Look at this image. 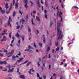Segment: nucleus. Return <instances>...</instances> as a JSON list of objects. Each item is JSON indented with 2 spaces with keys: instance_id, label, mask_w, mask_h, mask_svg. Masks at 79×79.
Returning <instances> with one entry per match:
<instances>
[{
  "instance_id": "f257e3e1",
  "label": "nucleus",
  "mask_w": 79,
  "mask_h": 79,
  "mask_svg": "<svg viewBox=\"0 0 79 79\" xmlns=\"http://www.w3.org/2000/svg\"><path fill=\"white\" fill-rule=\"evenodd\" d=\"M7 68H9V70H8L7 72L8 73H13V71H14V68H12L11 69V65L9 64L6 66Z\"/></svg>"
},
{
  "instance_id": "f03ea898",
  "label": "nucleus",
  "mask_w": 79,
  "mask_h": 79,
  "mask_svg": "<svg viewBox=\"0 0 79 79\" xmlns=\"http://www.w3.org/2000/svg\"><path fill=\"white\" fill-rule=\"evenodd\" d=\"M57 32L58 34L59 35V37H58V40L59 39H61L63 37V35H61V30H59V29H58Z\"/></svg>"
},
{
  "instance_id": "7ed1b4c3",
  "label": "nucleus",
  "mask_w": 79,
  "mask_h": 79,
  "mask_svg": "<svg viewBox=\"0 0 79 79\" xmlns=\"http://www.w3.org/2000/svg\"><path fill=\"white\" fill-rule=\"evenodd\" d=\"M28 49H26L24 50L25 52H31V50H30V49H33V48H32L30 45L28 46Z\"/></svg>"
},
{
  "instance_id": "20e7f679",
  "label": "nucleus",
  "mask_w": 79,
  "mask_h": 79,
  "mask_svg": "<svg viewBox=\"0 0 79 79\" xmlns=\"http://www.w3.org/2000/svg\"><path fill=\"white\" fill-rule=\"evenodd\" d=\"M23 0V1H24L25 3L24 6L27 9V3H28V2H27V0Z\"/></svg>"
},
{
  "instance_id": "39448f33",
  "label": "nucleus",
  "mask_w": 79,
  "mask_h": 79,
  "mask_svg": "<svg viewBox=\"0 0 79 79\" xmlns=\"http://www.w3.org/2000/svg\"><path fill=\"white\" fill-rule=\"evenodd\" d=\"M6 55L8 56V58H10V56H12V54L10 53V52H9L7 53H6Z\"/></svg>"
},
{
  "instance_id": "423d86ee",
  "label": "nucleus",
  "mask_w": 79,
  "mask_h": 79,
  "mask_svg": "<svg viewBox=\"0 0 79 79\" xmlns=\"http://www.w3.org/2000/svg\"><path fill=\"white\" fill-rule=\"evenodd\" d=\"M12 61H16V59H15L16 58V57L15 56H13L12 57Z\"/></svg>"
},
{
  "instance_id": "0eeeda50",
  "label": "nucleus",
  "mask_w": 79,
  "mask_h": 79,
  "mask_svg": "<svg viewBox=\"0 0 79 79\" xmlns=\"http://www.w3.org/2000/svg\"><path fill=\"white\" fill-rule=\"evenodd\" d=\"M60 25H61V23H60V22H59L58 23H57V31H58V29H59V30L61 31V30H60V29L59 28V27H60Z\"/></svg>"
},
{
  "instance_id": "6e6552de",
  "label": "nucleus",
  "mask_w": 79,
  "mask_h": 79,
  "mask_svg": "<svg viewBox=\"0 0 79 79\" xmlns=\"http://www.w3.org/2000/svg\"><path fill=\"white\" fill-rule=\"evenodd\" d=\"M23 59H24V58H21L19 60H17V61L16 62V63H17L18 62L19 63L20 62V61H23Z\"/></svg>"
},
{
  "instance_id": "1a4fd4ad",
  "label": "nucleus",
  "mask_w": 79,
  "mask_h": 79,
  "mask_svg": "<svg viewBox=\"0 0 79 79\" xmlns=\"http://www.w3.org/2000/svg\"><path fill=\"white\" fill-rule=\"evenodd\" d=\"M24 22H25V20L23 19V18L20 19V23H22V24H24Z\"/></svg>"
},
{
  "instance_id": "9d476101",
  "label": "nucleus",
  "mask_w": 79,
  "mask_h": 79,
  "mask_svg": "<svg viewBox=\"0 0 79 79\" xmlns=\"http://www.w3.org/2000/svg\"><path fill=\"white\" fill-rule=\"evenodd\" d=\"M6 36H4L3 37V39L1 40V42H3V41H5L6 40Z\"/></svg>"
},
{
  "instance_id": "9b49d317",
  "label": "nucleus",
  "mask_w": 79,
  "mask_h": 79,
  "mask_svg": "<svg viewBox=\"0 0 79 79\" xmlns=\"http://www.w3.org/2000/svg\"><path fill=\"white\" fill-rule=\"evenodd\" d=\"M19 77L21 79H25V77H24V75H20V76Z\"/></svg>"
},
{
  "instance_id": "f8f14e48",
  "label": "nucleus",
  "mask_w": 79,
  "mask_h": 79,
  "mask_svg": "<svg viewBox=\"0 0 79 79\" xmlns=\"http://www.w3.org/2000/svg\"><path fill=\"white\" fill-rule=\"evenodd\" d=\"M36 20H37V21H40V18L39 17H37V16H36Z\"/></svg>"
},
{
  "instance_id": "ddd939ff",
  "label": "nucleus",
  "mask_w": 79,
  "mask_h": 79,
  "mask_svg": "<svg viewBox=\"0 0 79 79\" xmlns=\"http://www.w3.org/2000/svg\"><path fill=\"white\" fill-rule=\"evenodd\" d=\"M13 6V3H11L10 6V7L9 8V10L10 11H11V9L12 8V6Z\"/></svg>"
},
{
  "instance_id": "4468645a",
  "label": "nucleus",
  "mask_w": 79,
  "mask_h": 79,
  "mask_svg": "<svg viewBox=\"0 0 79 79\" xmlns=\"http://www.w3.org/2000/svg\"><path fill=\"white\" fill-rule=\"evenodd\" d=\"M8 26H9L10 27H11V23H10V21H8Z\"/></svg>"
},
{
  "instance_id": "2eb2a0df",
  "label": "nucleus",
  "mask_w": 79,
  "mask_h": 79,
  "mask_svg": "<svg viewBox=\"0 0 79 79\" xmlns=\"http://www.w3.org/2000/svg\"><path fill=\"white\" fill-rule=\"evenodd\" d=\"M5 8H6V9H8V3L6 4Z\"/></svg>"
},
{
  "instance_id": "dca6fc26",
  "label": "nucleus",
  "mask_w": 79,
  "mask_h": 79,
  "mask_svg": "<svg viewBox=\"0 0 79 79\" xmlns=\"http://www.w3.org/2000/svg\"><path fill=\"white\" fill-rule=\"evenodd\" d=\"M16 11H14L13 12V17H15V15H16Z\"/></svg>"
},
{
  "instance_id": "f3484780",
  "label": "nucleus",
  "mask_w": 79,
  "mask_h": 79,
  "mask_svg": "<svg viewBox=\"0 0 79 79\" xmlns=\"http://www.w3.org/2000/svg\"><path fill=\"white\" fill-rule=\"evenodd\" d=\"M16 36L17 37H21V35H19V34H18V33H17V34H16Z\"/></svg>"
},
{
  "instance_id": "a211bd4d",
  "label": "nucleus",
  "mask_w": 79,
  "mask_h": 79,
  "mask_svg": "<svg viewBox=\"0 0 79 79\" xmlns=\"http://www.w3.org/2000/svg\"><path fill=\"white\" fill-rule=\"evenodd\" d=\"M56 9H57V15H59V9H58V6H57V7H56Z\"/></svg>"
},
{
  "instance_id": "6ab92c4d",
  "label": "nucleus",
  "mask_w": 79,
  "mask_h": 79,
  "mask_svg": "<svg viewBox=\"0 0 79 79\" xmlns=\"http://www.w3.org/2000/svg\"><path fill=\"white\" fill-rule=\"evenodd\" d=\"M15 6L16 9H18V5L17 3H15Z\"/></svg>"
},
{
  "instance_id": "aec40b11",
  "label": "nucleus",
  "mask_w": 79,
  "mask_h": 79,
  "mask_svg": "<svg viewBox=\"0 0 79 79\" xmlns=\"http://www.w3.org/2000/svg\"><path fill=\"white\" fill-rule=\"evenodd\" d=\"M10 53H11V54L12 55V54H13L14 53V52H15V50H12L11 52H10Z\"/></svg>"
},
{
  "instance_id": "412c9836",
  "label": "nucleus",
  "mask_w": 79,
  "mask_h": 79,
  "mask_svg": "<svg viewBox=\"0 0 79 79\" xmlns=\"http://www.w3.org/2000/svg\"><path fill=\"white\" fill-rule=\"evenodd\" d=\"M19 69L18 68L17 69V73H18L19 74H21V73L20 72H19Z\"/></svg>"
},
{
  "instance_id": "4be33fe9",
  "label": "nucleus",
  "mask_w": 79,
  "mask_h": 79,
  "mask_svg": "<svg viewBox=\"0 0 79 79\" xmlns=\"http://www.w3.org/2000/svg\"><path fill=\"white\" fill-rule=\"evenodd\" d=\"M31 63V62L30 61L28 62L27 64V66H28Z\"/></svg>"
},
{
  "instance_id": "5701e85b",
  "label": "nucleus",
  "mask_w": 79,
  "mask_h": 79,
  "mask_svg": "<svg viewBox=\"0 0 79 79\" xmlns=\"http://www.w3.org/2000/svg\"><path fill=\"white\" fill-rule=\"evenodd\" d=\"M50 47H48L47 49V52H49V51H50Z\"/></svg>"
},
{
  "instance_id": "b1692460",
  "label": "nucleus",
  "mask_w": 79,
  "mask_h": 79,
  "mask_svg": "<svg viewBox=\"0 0 79 79\" xmlns=\"http://www.w3.org/2000/svg\"><path fill=\"white\" fill-rule=\"evenodd\" d=\"M59 16L60 18H61V22H62V21H63V18H62V16H61V15H59Z\"/></svg>"
},
{
  "instance_id": "393cba45",
  "label": "nucleus",
  "mask_w": 79,
  "mask_h": 79,
  "mask_svg": "<svg viewBox=\"0 0 79 79\" xmlns=\"http://www.w3.org/2000/svg\"><path fill=\"white\" fill-rule=\"evenodd\" d=\"M1 12L2 13V14H3L4 13H5V10H2L1 11Z\"/></svg>"
},
{
  "instance_id": "a878e982",
  "label": "nucleus",
  "mask_w": 79,
  "mask_h": 79,
  "mask_svg": "<svg viewBox=\"0 0 79 79\" xmlns=\"http://www.w3.org/2000/svg\"><path fill=\"white\" fill-rule=\"evenodd\" d=\"M50 23L51 24L50 27H52V25H53V22H51V21H50Z\"/></svg>"
},
{
  "instance_id": "bb28decb",
  "label": "nucleus",
  "mask_w": 79,
  "mask_h": 79,
  "mask_svg": "<svg viewBox=\"0 0 79 79\" xmlns=\"http://www.w3.org/2000/svg\"><path fill=\"white\" fill-rule=\"evenodd\" d=\"M28 32H31V28H30V27H29V26H28Z\"/></svg>"
},
{
  "instance_id": "cd10ccee",
  "label": "nucleus",
  "mask_w": 79,
  "mask_h": 79,
  "mask_svg": "<svg viewBox=\"0 0 79 79\" xmlns=\"http://www.w3.org/2000/svg\"><path fill=\"white\" fill-rule=\"evenodd\" d=\"M10 22H11L12 21V19H11V17H9V20Z\"/></svg>"
},
{
  "instance_id": "c85d7f7f",
  "label": "nucleus",
  "mask_w": 79,
  "mask_h": 79,
  "mask_svg": "<svg viewBox=\"0 0 79 79\" xmlns=\"http://www.w3.org/2000/svg\"><path fill=\"white\" fill-rule=\"evenodd\" d=\"M21 37H22V39L23 41H24V36L23 35V36H22Z\"/></svg>"
},
{
  "instance_id": "c756f323",
  "label": "nucleus",
  "mask_w": 79,
  "mask_h": 79,
  "mask_svg": "<svg viewBox=\"0 0 79 79\" xmlns=\"http://www.w3.org/2000/svg\"><path fill=\"white\" fill-rule=\"evenodd\" d=\"M29 62V60H26V61H25L23 63V64H26V63H27L28 62Z\"/></svg>"
},
{
  "instance_id": "7c9ffc66",
  "label": "nucleus",
  "mask_w": 79,
  "mask_h": 79,
  "mask_svg": "<svg viewBox=\"0 0 79 79\" xmlns=\"http://www.w3.org/2000/svg\"><path fill=\"white\" fill-rule=\"evenodd\" d=\"M39 45H40V47H42V44H41L40 43H39Z\"/></svg>"
},
{
  "instance_id": "2f4dec72",
  "label": "nucleus",
  "mask_w": 79,
  "mask_h": 79,
  "mask_svg": "<svg viewBox=\"0 0 79 79\" xmlns=\"http://www.w3.org/2000/svg\"><path fill=\"white\" fill-rule=\"evenodd\" d=\"M12 33L11 32H10L9 33V37L10 38H11V34Z\"/></svg>"
},
{
  "instance_id": "473e14b6",
  "label": "nucleus",
  "mask_w": 79,
  "mask_h": 79,
  "mask_svg": "<svg viewBox=\"0 0 79 79\" xmlns=\"http://www.w3.org/2000/svg\"><path fill=\"white\" fill-rule=\"evenodd\" d=\"M33 14H36V12L35 11V10H33Z\"/></svg>"
},
{
  "instance_id": "72a5a7b5",
  "label": "nucleus",
  "mask_w": 79,
  "mask_h": 79,
  "mask_svg": "<svg viewBox=\"0 0 79 79\" xmlns=\"http://www.w3.org/2000/svg\"><path fill=\"white\" fill-rule=\"evenodd\" d=\"M55 44H56V47H58V42L56 43Z\"/></svg>"
},
{
  "instance_id": "f704fd0d",
  "label": "nucleus",
  "mask_w": 79,
  "mask_h": 79,
  "mask_svg": "<svg viewBox=\"0 0 79 79\" xmlns=\"http://www.w3.org/2000/svg\"><path fill=\"white\" fill-rule=\"evenodd\" d=\"M3 32L4 33H5L6 32H7V29H5L4 30H3Z\"/></svg>"
},
{
  "instance_id": "c9c22d12",
  "label": "nucleus",
  "mask_w": 79,
  "mask_h": 79,
  "mask_svg": "<svg viewBox=\"0 0 79 79\" xmlns=\"http://www.w3.org/2000/svg\"><path fill=\"white\" fill-rule=\"evenodd\" d=\"M3 71H5V72H6V71H8V69H5L4 70H3Z\"/></svg>"
},
{
  "instance_id": "e433bc0d",
  "label": "nucleus",
  "mask_w": 79,
  "mask_h": 79,
  "mask_svg": "<svg viewBox=\"0 0 79 79\" xmlns=\"http://www.w3.org/2000/svg\"><path fill=\"white\" fill-rule=\"evenodd\" d=\"M19 13H20V14H21V15H22V14H23V13L20 10H19Z\"/></svg>"
},
{
  "instance_id": "4c0bfd02",
  "label": "nucleus",
  "mask_w": 79,
  "mask_h": 79,
  "mask_svg": "<svg viewBox=\"0 0 79 79\" xmlns=\"http://www.w3.org/2000/svg\"><path fill=\"white\" fill-rule=\"evenodd\" d=\"M12 4L13 5H15V0H13Z\"/></svg>"
},
{
  "instance_id": "58836bf2",
  "label": "nucleus",
  "mask_w": 79,
  "mask_h": 79,
  "mask_svg": "<svg viewBox=\"0 0 79 79\" xmlns=\"http://www.w3.org/2000/svg\"><path fill=\"white\" fill-rule=\"evenodd\" d=\"M20 28V26H18L17 27V29H19Z\"/></svg>"
},
{
  "instance_id": "ea45409f",
  "label": "nucleus",
  "mask_w": 79,
  "mask_h": 79,
  "mask_svg": "<svg viewBox=\"0 0 79 79\" xmlns=\"http://www.w3.org/2000/svg\"><path fill=\"white\" fill-rule=\"evenodd\" d=\"M0 64H3V61H0Z\"/></svg>"
},
{
  "instance_id": "a19ab883",
  "label": "nucleus",
  "mask_w": 79,
  "mask_h": 79,
  "mask_svg": "<svg viewBox=\"0 0 79 79\" xmlns=\"http://www.w3.org/2000/svg\"><path fill=\"white\" fill-rule=\"evenodd\" d=\"M3 56V54H2V53H0V56Z\"/></svg>"
},
{
  "instance_id": "79ce46f5",
  "label": "nucleus",
  "mask_w": 79,
  "mask_h": 79,
  "mask_svg": "<svg viewBox=\"0 0 79 79\" xmlns=\"http://www.w3.org/2000/svg\"><path fill=\"white\" fill-rule=\"evenodd\" d=\"M6 64V61H3V64Z\"/></svg>"
},
{
  "instance_id": "37998d69",
  "label": "nucleus",
  "mask_w": 79,
  "mask_h": 79,
  "mask_svg": "<svg viewBox=\"0 0 79 79\" xmlns=\"http://www.w3.org/2000/svg\"><path fill=\"white\" fill-rule=\"evenodd\" d=\"M3 52L5 53H8V51H7L6 50H5V51H4Z\"/></svg>"
},
{
  "instance_id": "c03bdc74",
  "label": "nucleus",
  "mask_w": 79,
  "mask_h": 79,
  "mask_svg": "<svg viewBox=\"0 0 79 79\" xmlns=\"http://www.w3.org/2000/svg\"><path fill=\"white\" fill-rule=\"evenodd\" d=\"M37 77H40V75H39V73H37Z\"/></svg>"
},
{
  "instance_id": "a18cd8bd",
  "label": "nucleus",
  "mask_w": 79,
  "mask_h": 79,
  "mask_svg": "<svg viewBox=\"0 0 79 79\" xmlns=\"http://www.w3.org/2000/svg\"><path fill=\"white\" fill-rule=\"evenodd\" d=\"M34 47H35V48H36L37 46H36V45H35V43H34Z\"/></svg>"
},
{
  "instance_id": "49530a36",
  "label": "nucleus",
  "mask_w": 79,
  "mask_h": 79,
  "mask_svg": "<svg viewBox=\"0 0 79 79\" xmlns=\"http://www.w3.org/2000/svg\"><path fill=\"white\" fill-rule=\"evenodd\" d=\"M61 6L62 8H63V3H61Z\"/></svg>"
},
{
  "instance_id": "de8ad7c7",
  "label": "nucleus",
  "mask_w": 79,
  "mask_h": 79,
  "mask_svg": "<svg viewBox=\"0 0 79 79\" xmlns=\"http://www.w3.org/2000/svg\"><path fill=\"white\" fill-rule=\"evenodd\" d=\"M71 63H72V64L73 66H74V63L72 61H71Z\"/></svg>"
},
{
  "instance_id": "09e8293b",
  "label": "nucleus",
  "mask_w": 79,
  "mask_h": 79,
  "mask_svg": "<svg viewBox=\"0 0 79 79\" xmlns=\"http://www.w3.org/2000/svg\"><path fill=\"white\" fill-rule=\"evenodd\" d=\"M73 44V43H69L68 44V45H71V44Z\"/></svg>"
},
{
  "instance_id": "8fccbe9b",
  "label": "nucleus",
  "mask_w": 79,
  "mask_h": 79,
  "mask_svg": "<svg viewBox=\"0 0 79 79\" xmlns=\"http://www.w3.org/2000/svg\"><path fill=\"white\" fill-rule=\"evenodd\" d=\"M21 52H19V53L17 54V55L19 56H21Z\"/></svg>"
},
{
  "instance_id": "3c124183",
  "label": "nucleus",
  "mask_w": 79,
  "mask_h": 79,
  "mask_svg": "<svg viewBox=\"0 0 79 79\" xmlns=\"http://www.w3.org/2000/svg\"><path fill=\"white\" fill-rule=\"evenodd\" d=\"M10 10H9L8 11H6V13L7 14H8L9 13H10Z\"/></svg>"
},
{
  "instance_id": "603ef678",
  "label": "nucleus",
  "mask_w": 79,
  "mask_h": 79,
  "mask_svg": "<svg viewBox=\"0 0 79 79\" xmlns=\"http://www.w3.org/2000/svg\"><path fill=\"white\" fill-rule=\"evenodd\" d=\"M49 69H50V68H51V65L50 64L49 65Z\"/></svg>"
},
{
  "instance_id": "864d4df0",
  "label": "nucleus",
  "mask_w": 79,
  "mask_h": 79,
  "mask_svg": "<svg viewBox=\"0 0 79 79\" xmlns=\"http://www.w3.org/2000/svg\"><path fill=\"white\" fill-rule=\"evenodd\" d=\"M58 50H59V47H57L56 48V51H58Z\"/></svg>"
},
{
  "instance_id": "5fc2aeb1",
  "label": "nucleus",
  "mask_w": 79,
  "mask_h": 79,
  "mask_svg": "<svg viewBox=\"0 0 79 79\" xmlns=\"http://www.w3.org/2000/svg\"><path fill=\"white\" fill-rule=\"evenodd\" d=\"M31 23L32 24H34V23H33V19H31Z\"/></svg>"
},
{
  "instance_id": "6e6d98bb",
  "label": "nucleus",
  "mask_w": 79,
  "mask_h": 79,
  "mask_svg": "<svg viewBox=\"0 0 79 79\" xmlns=\"http://www.w3.org/2000/svg\"><path fill=\"white\" fill-rule=\"evenodd\" d=\"M37 4H38V5H39L40 4V2H39L37 1Z\"/></svg>"
},
{
  "instance_id": "4d7b16f0",
  "label": "nucleus",
  "mask_w": 79,
  "mask_h": 79,
  "mask_svg": "<svg viewBox=\"0 0 79 79\" xmlns=\"http://www.w3.org/2000/svg\"><path fill=\"white\" fill-rule=\"evenodd\" d=\"M60 15L61 16L62 15V12H61V11L60 12V14L59 15Z\"/></svg>"
},
{
  "instance_id": "13d9d810",
  "label": "nucleus",
  "mask_w": 79,
  "mask_h": 79,
  "mask_svg": "<svg viewBox=\"0 0 79 79\" xmlns=\"http://www.w3.org/2000/svg\"><path fill=\"white\" fill-rule=\"evenodd\" d=\"M55 52V50L54 49H52V53H53Z\"/></svg>"
},
{
  "instance_id": "bf43d9fd",
  "label": "nucleus",
  "mask_w": 79,
  "mask_h": 79,
  "mask_svg": "<svg viewBox=\"0 0 79 79\" xmlns=\"http://www.w3.org/2000/svg\"><path fill=\"white\" fill-rule=\"evenodd\" d=\"M43 41L44 42H45V38H44V40H43Z\"/></svg>"
},
{
  "instance_id": "052dcab7",
  "label": "nucleus",
  "mask_w": 79,
  "mask_h": 79,
  "mask_svg": "<svg viewBox=\"0 0 79 79\" xmlns=\"http://www.w3.org/2000/svg\"><path fill=\"white\" fill-rule=\"evenodd\" d=\"M53 76H54V77L56 76V74H55V73L53 74Z\"/></svg>"
},
{
  "instance_id": "680f3d73",
  "label": "nucleus",
  "mask_w": 79,
  "mask_h": 79,
  "mask_svg": "<svg viewBox=\"0 0 79 79\" xmlns=\"http://www.w3.org/2000/svg\"><path fill=\"white\" fill-rule=\"evenodd\" d=\"M18 43L19 44L21 43V41L20 40H19V41L18 42Z\"/></svg>"
},
{
  "instance_id": "e2e57ef3",
  "label": "nucleus",
  "mask_w": 79,
  "mask_h": 79,
  "mask_svg": "<svg viewBox=\"0 0 79 79\" xmlns=\"http://www.w3.org/2000/svg\"><path fill=\"white\" fill-rule=\"evenodd\" d=\"M43 77L44 79H46V76H45V75H44Z\"/></svg>"
},
{
  "instance_id": "0e129e2a",
  "label": "nucleus",
  "mask_w": 79,
  "mask_h": 79,
  "mask_svg": "<svg viewBox=\"0 0 79 79\" xmlns=\"http://www.w3.org/2000/svg\"><path fill=\"white\" fill-rule=\"evenodd\" d=\"M14 40H13L11 42V44H13V42H14Z\"/></svg>"
},
{
  "instance_id": "69168bd1",
  "label": "nucleus",
  "mask_w": 79,
  "mask_h": 79,
  "mask_svg": "<svg viewBox=\"0 0 79 79\" xmlns=\"http://www.w3.org/2000/svg\"><path fill=\"white\" fill-rule=\"evenodd\" d=\"M29 73L31 74H33V73H31V71H29Z\"/></svg>"
},
{
  "instance_id": "338daca9",
  "label": "nucleus",
  "mask_w": 79,
  "mask_h": 79,
  "mask_svg": "<svg viewBox=\"0 0 79 79\" xmlns=\"http://www.w3.org/2000/svg\"><path fill=\"white\" fill-rule=\"evenodd\" d=\"M38 66H40V64H39V62L38 63Z\"/></svg>"
},
{
  "instance_id": "774afa93",
  "label": "nucleus",
  "mask_w": 79,
  "mask_h": 79,
  "mask_svg": "<svg viewBox=\"0 0 79 79\" xmlns=\"http://www.w3.org/2000/svg\"><path fill=\"white\" fill-rule=\"evenodd\" d=\"M60 79H63V76H61L60 77Z\"/></svg>"
}]
</instances>
